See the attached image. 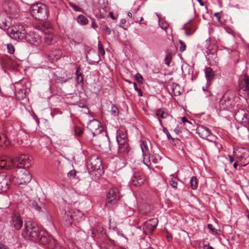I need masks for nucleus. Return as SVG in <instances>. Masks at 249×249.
Wrapping results in <instances>:
<instances>
[{"label": "nucleus", "instance_id": "nucleus-1", "mask_svg": "<svg viewBox=\"0 0 249 249\" xmlns=\"http://www.w3.org/2000/svg\"><path fill=\"white\" fill-rule=\"evenodd\" d=\"M32 158L27 155L21 154L15 160L2 158L0 159V169L7 170L12 167L28 168L31 165Z\"/></svg>", "mask_w": 249, "mask_h": 249}, {"label": "nucleus", "instance_id": "nucleus-2", "mask_svg": "<svg viewBox=\"0 0 249 249\" xmlns=\"http://www.w3.org/2000/svg\"><path fill=\"white\" fill-rule=\"evenodd\" d=\"M31 14L35 18L43 21L48 18L49 12L45 4L37 3L32 5Z\"/></svg>", "mask_w": 249, "mask_h": 249}, {"label": "nucleus", "instance_id": "nucleus-3", "mask_svg": "<svg viewBox=\"0 0 249 249\" xmlns=\"http://www.w3.org/2000/svg\"><path fill=\"white\" fill-rule=\"evenodd\" d=\"M102 166V160L97 154L91 155L87 160V166L89 172L96 171L100 174Z\"/></svg>", "mask_w": 249, "mask_h": 249}, {"label": "nucleus", "instance_id": "nucleus-4", "mask_svg": "<svg viewBox=\"0 0 249 249\" xmlns=\"http://www.w3.org/2000/svg\"><path fill=\"white\" fill-rule=\"evenodd\" d=\"M39 232V228L37 225L35 223L29 222L25 224L22 235L25 238L36 241Z\"/></svg>", "mask_w": 249, "mask_h": 249}, {"label": "nucleus", "instance_id": "nucleus-5", "mask_svg": "<svg viewBox=\"0 0 249 249\" xmlns=\"http://www.w3.org/2000/svg\"><path fill=\"white\" fill-rule=\"evenodd\" d=\"M234 156L242 166H245L249 164V150L244 147H238L233 150Z\"/></svg>", "mask_w": 249, "mask_h": 249}, {"label": "nucleus", "instance_id": "nucleus-6", "mask_svg": "<svg viewBox=\"0 0 249 249\" xmlns=\"http://www.w3.org/2000/svg\"><path fill=\"white\" fill-rule=\"evenodd\" d=\"M19 206L23 204L26 206L30 207L37 212H40L41 208L39 205L40 203L39 198H36L35 200L30 199L26 195L21 194L18 200Z\"/></svg>", "mask_w": 249, "mask_h": 249}, {"label": "nucleus", "instance_id": "nucleus-7", "mask_svg": "<svg viewBox=\"0 0 249 249\" xmlns=\"http://www.w3.org/2000/svg\"><path fill=\"white\" fill-rule=\"evenodd\" d=\"M9 32L11 38L15 40H24L27 33L23 26L21 24H17L9 28Z\"/></svg>", "mask_w": 249, "mask_h": 249}, {"label": "nucleus", "instance_id": "nucleus-8", "mask_svg": "<svg viewBox=\"0 0 249 249\" xmlns=\"http://www.w3.org/2000/svg\"><path fill=\"white\" fill-rule=\"evenodd\" d=\"M234 102L232 95L229 93H225L219 102V107L222 110H231L234 108Z\"/></svg>", "mask_w": 249, "mask_h": 249}, {"label": "nucleus", "instance_id": "nucleus-9", "mask_svg": "<svg viewBox=\"0 0 249 249\" xmlns=\"http://www.w3.org/2000/svg\"><path fill=\"white\" fill-rule=\"evenodd\" d=\"M87 128L91 132L93 136H98V138L103 137L101 133L103 131V128L101 126V123L96 119H93L89 122L87 125Z\"/></svg>", "mask_w": 249, "mask_h": 249}, {"label": "nucleus", "instance_id": "nucleus-10", "mask_svg": "<svg viewBox=\"0 0 249 249\" xmlns=\"http://www.w3.org/2000/svg\"><path fill=\"white\" fill-rule=\"evenodd\" d=\"M81 213L78 211H73L72 209L67 208L65 210V213L63 215V219L65 221V224L68 226H71L73 220L77 219V216H80Z\"/></svg>", "mask_w": 249, "mask_h": 249}, {"label": "nucleus", "instance_id": "nucleus-11", "mask_svg": "<svg viewBox=\"0 0 249 249\" xmlns=\"http://www.w3.org/2000/svg\"><path fill=\"white\" fill-rule=\"evenodd\" d=\"M234 117L238 123L245 126L249 120V112L245 108L235 109Z\"/></svg>", "mask_w": 249, "mask_h": 249}, {"label": "nucleus", "instance_id": "nucleus-12", "mask_svg": "<svg viewBox=\"0 0 249 249\" xmlns=\"http://www.w3.org/2000/svg\"><path fill=\"white\" fill-rule=\"evenodd\" d=\"M31 179L32 175L29 171L22 169L18 172L15 183L17 185L26 184L30 182Z\"/></svg>", "mask_w": 249, "mask_h": 249}, {"label": "nucleus", "instance_id": "nucleus-13", "mask_svg": "<svg viewBox=\"0 0 249 249\" xmlns=\"http://www.w3.org/2000/svg\"><path fill=\"white\" fill-rule=\"evenodd\" d=\"M120 198L118 188L114 187L110 189L107 195L106 205L108 207L114 204Z\"/></svg>", "mask_w": 249, "mask_h": 249}, {"label": "nucleus", "instance_id": "nucleus-14", "mask_svg": "<svg viewBox=\"0 0 249 249\" xmlns=\"http://www.w3.org/2000/svg\"><path fill=\"white\" fill-rule=\"evenodd\" d=\"M24 40L29 43L37 46L41 42V39L40 36L34 32H30L26 34Z\"/></svg>", "mask_w": 249, "mask_h": 249}, {"label": "nucleus", "instance_id": "nucleus-15", "mask_svg": "<svg viewBox=\"0 0 249 249\" xmlns=\"http://www.w3.org/2000/svg\"><path fill=\"white\" fill-rule=\"evenodd\" d=\"M145 177L141 171L136 172L131 178L130 183L132 185L136 187L142 185L145 181Z\"/></svg>", "mask_w": 249, "mask_h": 249}, {"label": "nucleus", "instance_id": "nucleus-16", "mask_svg": "<svg viewBox=\"0 0 249 249\" xmlns=\"http://www.w3.org/2000/svg\"><path fill=\"white\" fill-rule=\"evenodd\" d=\"M11 226L16 230H19L23 225V221L19 214L16 211L13 212L12 215Z\"/></svg>", "mask_w": 249, "mask_h": 249}, {"label": "nucleus", "instance_id": "nucleus-17", "mask_svg": "<svg viewBox=\"0 0 249 249\" xmlns=\"http://www.w3.org/2000/svg\"><path fill=\"white\" fill-rule=\"evenodd\" d=\"M3 6L5 12L7 13L15 15L18 12V6L13 1L5 2Z\"/></svg>", "mask_w": 249, "mask_h": 249}, {"label": "nucleus", "instance_id": "nucleus-18", "mask_svg": "<svg viewBox=\"0 0 249 249\" xmlns=\"http://www.w3.org/2000/svg\"><path fill=\"white\" fill-rule=\"evenodd\" d=\"M8 189V178L4 174L0 173V194L6 192Z\"/></svg>", "mask_w": 249, "mask_h": 249}, {"label": "nucleus", "instance_id": "nucleus-19", "mask_svg": "<svg viewBox=\"0 0 249 249\" xmlns=\"http://www.w3.org/2000/svg\"><path fill=\"white\" fill-rule=\"evenodd\" d=\"M196 131L198 135L203 139L207 138L211 133L210 129L203 125L198 126Z\"/></svg>", "mask_w": 249, "mask_h": 249}, {"label": "nucleus", "instance_id": "nucleus-20", "mask_svg": "<svg viewBox=\"0 0 249 249\" xmlns=\"http://www.w3.org/2000/svg\"><path fill=\"white\" fill-rule=\"evenodd\" d=\"M116 139L118 143L127 142V137L126 131L120 129L116 132Z\"/></svg>", "mask_w": 249, "mask_h": 249}, {"label": "nucleus", "instance_id": "nucleus-21", "mask_svg": "<svg viewBox=\"0 0 249 249\" xmlns=\"http://www.w3.org/2000/svg\"><path fill=\"white\" fill-rule=\"evenodd\" d=\"M49 241L50 238L48 236L47 233L43 231H40L38 233L36 241H35L38 242L42 245H46L49 242Z\"/></svg>", "mask_w": 249, "mask_h": 249}, {"label": "nucleus", "instance_id": "nucleus-22", "mask_svg": "<svg viewBox=\"0 0 249 249\" xmlns=\"http://www.w3.org/2000/svg\"><path fill=\"white\" fill-rule=\"evenodd\" d=\"M118 143V153L119 154L125 155L130 151V147L128 142H121Z\"/></svg>", "mask_w": 249, "mask_h": 249}, {"label": "nucleus", "instance_id": "nucleus-23", "mask_svg": "<svg viewBox=\"0 0 249 249\" xmlns=\"http://www.w3.org/2000/svg\"><path fill=\"white\" fill-rule=\"evenodd\" d=\"M183 28L185 30V34L187 36L193 35L196 30L195 25L192 24L191 20L185 23L183 25Z\"/></svg>", "mask_w": 249, "mask_h": 249}, {"label": "nucleus", "instance_id": "nucleus-24", "mask_svg": "<svg viewBox=\"0 0 249 249\" xmlns=\"http://www.w3.org/2000/svg\"><path fill=\"white\" fill-rule=\"evenodd\" d=\"M62 56V52L60 50H54L50 52L49 54L50 59L53 61L59 60Z\"/></svg>", "mask_w": 249, "mask_h": 249}, {"label": "nucleus", "instance_id": "nucleus-25", "mask_svg": "<svg viewBox=\"0 0 249 249\" xmlns=\"http://www.w3.org/2000/svg\"><path fill=\"white\" fill-rule=\"evenodd\" d=\"M43 37L45 42L48 45H52L56 41V38L52 33L44 34Z\"/></svg>", "mask_w": 249, "mask_h": 249}, {"label": "nucleus", "instance_id": "nucleus-26", "mask_svg": "<svg viewBox=\"0 0 249 249\" xmlns=\"http://www.w3.org/2000/svg\"><path fill=\"white\" fill-rule=\"evenodd\" d=\"M205 77L208 81L211 82L214 79L215 74L213 70L210 67H206L205 69Z\"/></svg>", "mask_w": 249, "mask_h": 249}, {"label": "nucleus", "instance_id": "nucleus-27", "mask_svg": "<svg viewBox=\"0 0 249 249\" xmlns=\"http://www.w3.org/2000/svg\"><path fill=\"white\" fill-rule=\"evenodd\" d=\"M158 224V220L157 218H152L146 223V226L149 228L151 231H154Z\"/></svg>", "mask_w": 249, "mask_h": 249}, {"label": "nucleus", "instance_id": "nucleus-28", "mask_svg": "<svg viewBox=\"0 0 249 249\" xmlns=\"http://www.w3.org/2000/svg\"><path fill=\"white\" fill-rule=\"evenodd\" d=\"M7 131H10L14 135L20 130V126L18 123H13L7 127Z\"/></svg>", "mask_w": 249, "mask_h": 249}, {"label": "nucleus", "instance_id": "nucleus-29", "mask_svg": "<svg viewBox=\"0 0 249 249\" xmlns=\"http://www.w3.org/2000/svg\"><path fill=\"white\" fill-rule=\"evenodd\" d=\"M157 116L160 118L166 119L169 116V114L167 111L163 108H160L157 110L156 113Z\"/></svg>", "mask_w": 249, "mask_h": 249}, {"label": "nucleus", "instance_id": "nucleus-30", "mask_svg": "<svg viewBox=\"0 0 249 249\" xmlns=\"http://www.w3.org/2000/svg\"><path fill=\"white\" fill-rule=\"evenodd\" d=\"M141 149L142 152V155L143 156V160H144L146 157L149 158L148 155V148L146 142H142L141 144Z\"/></svg>", "mask_w": 249, "mask_h": 249}, {"label": "nucleus", "instance_id": "nucleus-31", "mask_svg": "<svg viewBox=\"0 0 249 249\" xmlns=\"http://www.w3.org/2000/svg\"><path fill=\"white\" fill-rule=\"evenodd\" d=\"M79 71L80 68L77 67L76 71V79L78 83L83 84V75L82 73L79 72Z\"/></svg>", "mask_w": 249, "mask_h": 249}, {"label": "nucleus", "instance_id": "nucleus-32", "mask_svg": "<svg viewBox=\"0 0 249 249\" xmlns=\"http://www.w3.org/2000/svg\"><path fill=\"white\" fill-rule=\"evenodd\" d=\"M172 178L169 181L170 185L174 188H177L178 185V178L177 176H175L174 174L171 175Z\"/></svg>", "mask_w": 249, "mask_h": 249}, {"label": "nucleus", "instance_id": "nucleus-33", "mask_svg": "<svg viewBox=\"0 0 249 249\" xmlns=\"http://www.w3.org/2000/svg\"><path fill=\"white\" fill-rule=\"evenodd\" d=\"M77 21L81 25H84L88 23V19L83 15H79L77 18Z\"/></svg>", "mask_w": 249, "mask_h": 249}, {"label": "nucleus", "instance_id": "nucleus-34", "mask_svg": "<svg viewBox=\"0 0 249 249\" xmlns=\"http://www.w3.org/2000/svg\"><path fill=\"white\" fill-rule=\"evenodd\" d=\"M9 144V142L6 136L4 134H0V146L3 145L6 146Z\"/></svg>", "mask_w": 249, "mask_h": 249}, {"label": "nucleus", "instance_id": "nucleus-35", "mask_svg": "<svg viewBox=\"0 0 249 249\" xmlns=\"http://www.w3.org/2000/svg\"><path fill=\"white\" fill-rule=\"evenodd\" d=\"M117 223L115 218H109V228L115 230L117 228Z\"/></svg>", "mask_w": 249, "mask_h": 249}, {"label": "nucleus", "instance_id": "nucleus-36", "mask_svg": "<svg viewBox=\"0 0 249 249\" xmlns=\"http://www.w3.org/2000/svg\"><path fill=\"white\" fill-rule=\"evenodd\" d=\"M191 187L193 190H196L198 186V180L196 177L193 176L190 180Z\"/></svg>", "mask_w": 249, "mask_h": 249}, {"label": "nucleus", "instance_id": "nucleus-37", "mask_svg": "<svg viewBox=\"0 0 249 249\" xmlns=\"http://www.w3.org/2000/svg\"><path fill=\"white\" fill-rule=\"evenodd\" d=\"M98 60L97 61L98 62L99 60H100V57L99 54H101L102 55H104L105 54V52L104 50L103 47L101 44V43L100 41H98Z\"/></svg>", "mask_w": 249, "mask_h": 249}, {"label": "nucleus", "instance_id": "nucleus-38", "mask_svg": "<svg viewBox=\"0 0 249 249\" xmlns=\"http://www.w3.org/2000/svg\"><path fill=\"white\" fill-rule=\"evenodd\" d=\"M17 97L19 99H23L26 97V92L24 89H20L16 93Z\"/></svg>", "mask_w": 249, "mask_h": 249}, {"label": "nucleus", "instance_id": "nucleus-39", "mask_svg": "<svg viewBox=\"0 0 249 249\" xmlns=\"http://www.w3.org/2000/svg\"><path fill=\"white\" fill-rule=\"evenodd\" d=\"M245 90H249V77L247 75H245L243 79Z\"/></svg>", "mask_w": 249, "mask_h": 249}, {"label": "nucleus", "instance_id": "nucleus-40", "mask_svg": "<svg viewBox=\"0 0 249 249\" xmlns=\"http://www.w3.org/2000/svg\"><path fill=\"white\" fill-rule=\"evenodd\" d=\"M75 135L77 136L80 137L83 133V129L79 126H75L74 127Z\"/></svg>", "mask_w": 249, "mask_h": 249}, {"label": "nucleus", "instance_id": "nucleus-41", "mask_svg": "<svg viewBox=\"0 0 249 249\" xmlns=\"http://www.w3.org/2000/svg\"><path fill=\"white\" fill-rule=\"evenodd\" d=\"M0 28L2 29H9V26L5 19L0 20Z\"/></svg>", "mask_w": 249, "mask_h": 249}, {"label": "nucleus", "instance_id": "nucleus-42", "mask_svg": "<svg viewBox=\"0 0 249 249\" xmlns=\"http://www.w3.org/2000/svg\"><path fill=\"white\" fill-rule=\"evenodd\" d=\"M111 113L114 116H116L119 114V109L115 105H112L111 108Z\"/></svg>", "mask_w": 249, "mask_h": 249}, {"label": "nucleus", "instance_id": "nucleus-43", "mask_svg": "<svg viewBox=\"0 0 249 249\" xmlns=\"http://www.w3.org/2000/svg\"><path fill=\"white\" fill-rule=\"evenodd\" d=\"M172 59L171 54L169 53H166L165 57L164 58L165 64L167 66H169L171 60Z\"/></svg>", "mask_w": 249, "mask_h": 249}, {"label": "nucleus", "instance_id": "nucleus-44", "mask_svg": "<svg viewBox=\"0 0 249 249\" xmlns=\"http://www.w3.org/2000/svg\"><path fill=\"white\" fill-rule=\"evenodd\" d=\"M7 49L8 52L10 54H13L15 52V48L12 44H8L7 45Z\"/></svg>", "mask_w": 249, "mask_h": 249}, {"label": "nucleus", "instance_id": "nucleus-45", "mask_svg": "<svg viewBox=\"0 0 249 249\" xmlns=\"http://www.w3.org/2000/svg\"><path fill=\"white\" fill-rule=\"evenodd\" d=\"M103 229L102 227H100L99 230H92L91 232V236L93 238H96V236L97 235V233L99 231H102Z\"/></svg>", "mask_w": 249, "mask_h": 249}, {"label": "nucleus", "instance_id": "nucleus-46", "mask_svg": "<svg viewBox=\"0 0 249 249\" xmlns=\"http://www.w3.org/2000/svg\"><path fill=\"white\" fill-rule=\"evenodd\" d=\"M179 86L178 84H174L173 85L172 90L175 96H178L180 94L179 91H176L177 88H178Z\"/></svg>", "mask_w": 249, "mask_h": 249}, {"label": "nucleus", "instance_id": "nucleus-47", "mask_svg": "<svg viewBox=\"0 0 249 249\" xmlns=\"http://www.w3.org/2000/svg\"><path fill=\"white\" fill-rule=\"evenodd\" d=\"M179 42L180 44L179 51L181 52H183L186 50V46L185 43L181 40H179Z\"/></svg>", "mask_w": 249, "mask_h": 249}, {"label": "nucleus", "instance_id": "nucleus-48", "mask_svg": "<svg viewBox=\"0 0 249 249\" xmlns=\"http://www.w3.org/2000/svg\"><path fill=\"white\" fill-rule=\"evenodd\" d=\"M133 86H134V88L135 90L136 91H137V92L138 93V95L140 97L142 96V92L141 89L140 88H138L137 87V84L136 83H133Z\"/></svg>", "mask_w": 249, "mask_h": 249}, {"label": "nucleus", "instance_id": "nucleus-49", "mask_svg": "<svg viewBox=\"0 0 249 249\" xmlns=\"http://www.w3.org/2000/svg\"><path fill=\"white\" fill-rule=\"evenodd\" d=\"M163 131L164 132V133L166 134L167 137L169 140H172L173 141H175V140L171 136L166 128L163 127Z\"/></svg>", "mask_w": 249, "mask_h": 249}, {"label": "nucleus", "instance_id": "nucleus-50", "mask_svg": "<svg viewBox=\"0 0 249 249\" xmlns=\"http://www.w3.org/2000/svg\"><path fill=\"white\" fill-rule=\"evenodd\" d=\"M100 249H113V246L107 244H103L99 246Z\"/></svg>", "mask_w": 249, "mask_h": 249}, {"label": "nucleus", "instance_id": "nucleus-51", "mask_svg": "<svg viewBox=\"0 0 249 249\" xmlns=\"http://www.w3.org/2000/svg\"><path fill=\"white\" fill-rule=\"evenodd\" d=\"M67 176L70 178H74L76 176V171L74 170H71L68 173Z\"/></svg>", "mask_w": 249, "mask_h": 249}, {"label": "nucleus", "instance_id": "nucleus-52", "mask_svg": "<svg viewBox=\"0 0 249 249\" xmlns=\"http://www.w3.org/2000/svg\"><path fill=\"white\" fill-rule=\"evenodd\" d=\"M70 5L73 8V9L75 11L80 12L82 11V10L80 8H79L78 6H77L76 4H75L74 3H70Z\"/></svg>", "mask_w": 249, "mask_h": 249}, {"label": "nucleus", "instance_id": "nucleus-53", "mask_svg": "<svg viewBox=\"0 0 249 249\" xmlns=\"http://www.w3.org/2000/svg\"><path fill=\"white\" fill-rule=\"evenodd\" d=\"M135 78H136L137 81L139 83H142V82H143V78H142V76L140 74L137 73L135 75Z\"/></svg>", "mask_w": 249, "mask_h": 249}, {"label": "nucleus", "instance_id": "nucleus-54", "mask_svg": "<svg viewBox=\"0 0 249 249\" xmlns=\"http://www.w3.org/2000/svg\"><path fill=\"white\" fill-rule=\"evenodd\" d=\"M202 89L203 91L208 92V96H211L212 95L211 91H210L208 85H206L205 87H203Z\"/></svg>", "mask_w": 249, "mask_h": 249}, {"label": "nucleus", "instance_id": "nucleus-55", "mask_svg": "<svg viewBox=\"0 0 249 249\" xmlns=\"http://www.w3.org/2000/svg\"><path fill=\"white\" fill-rule=\"evenodd\" d=\"M103 31L104 32V33L107 35H109L111 34V30L107 26H103Z\"/></svg>", "mask_w": 249, "mask_h": 249}, {"label": "nucleus", "instance_id": "nucleus-56", "mask_svg": "<svg viewBox=\"0 0 249 249\" xmlns=\"http://www.w3.org/2000/svg\"><path fill=\"white\" fill-rule=\"evenodd\" d=\"M208 228L213 232H216V230L215 228H214L213 225L212 224H209L208 225Z\"/></svg>", "mask_w": 249, "mask_h": 249}, {"label": "nucleus", "instance_id": "nucleus-57", "mask_svg": "<svg viewBox=\"0 0 249 249\" xmlns=\"http://www.w3.org/2000/svg\"><path fill=\"white\" fill-rule=\"evenodd\" d=\"M160 27L164 30L166 31L168 28V25L166 23H161Z\"/></svg>", "mask_w": 249, "mask_h": 249}, {"label": "nucleus", "instance_id": "nucleus-58", "mask_svg": "<svg viewBox=\"0 0 249 249\" xmlns=\"http://www.w3.org/2000/svg\"><path fill=\"white\" fill-rule=\"evenodd\" d=\"M174 131L177 133V134L180 133L181 132V130L180 127H179V126H177L174 129Z\"/></svg>", "mask_w": 249, "mask_h": 249}, {"label": "nucleus", "instance_id": "nucleus-59", "mask_svg": "<svg viewBox=\"0 0 249 249\" xmlns=\"http://www.w3.org/2000/svg\"><path fill=\"white\" fill-rule=\"evenodd\" d=\"M166 237H167V240L168 242H170L171 241V240L172 239V236L171 234L168 232L167 233Z\"/></svg>", "mask_w": 249, "mask_h": 249}, {"label": "nucleus", "instance_id": "nucleus-60", "mask_svg": "<svg viewBox=\"0 0 249 249\" xmlns=\"http://www.w3.org/2000/svg\"><path fill=\"white\" fill-rule=\"evenodd\" d=\"M0 249H9V248L6 245L0 243Z\"/></svg>", "mask_w": 249, "mask_h": 249}, {"label": "nucleus", "instance_id": "nucleus-61", "mask_svg": "<svg viewBox=\"0 0 249 249\" xmlns=\"http://www.w3.org/2000/svg\"><path fill=\"white\" fill-rule=\"evenodd\" d=\"M181 121H182L183 123L186 122L189 124H191V122L187 119V118L186 117H183L181 118Z\"/></svg>", "mask_w": 249, "mask_h": 249}, {"label": "nucleus", "instance_id": "nucleus-62", "mask_svg": "<svg viewBox=\"0 0 249 249\" xmlns=\"http://www.w3.org/2000/svg\"><path fill=\"white\" fill-rule=\"evenodd\" d=\"M82 40H83L82 38L81 37H80L78 38L77 41H75L74 39H72L71 41V42H72V41H73L75 43L79 44L82 41Z\"/></svg>", "mask_w": 249, "mask_h": 249}, {"label": "nucleus", "instance_id": "nucleus-63", "mask_svg": "<svg viewBox=\"0 0 249 249\" xmlns=\"http://www.w3.org/2000/svg\"><path fill=\"white\" fill-rule=\"evenodd\" d=\"M245 126H247L248 127V129L247 130L246 129H246V132L247 133V136H248L249 135V132H248V130L249 129V120L248 121V123H247V124H246V125Z\"/></svg>", "mask_w": 249, "mask_h": 249}, {"label": "nucleus", "instance_id": "nucleus-64", "mask_svg": "<svg viewBox=\"0 0 249 249\" xmlns=\"http://www.w3.org/2000/svg\"><path fill=\"white\" fill-rule=\"evenodd\" d=\"M214 16L217 18V19L218 21H219L220 20V13H216L214 14Z\"/></svg>", "mask_w": 249, "mask_h": 249}]
</instances>
